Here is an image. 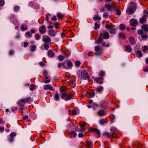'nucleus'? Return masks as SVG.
Listing matches in <instances>:
<instances>
[{
  "instance_id": "nucleus-52",
  "label": "nucleus",
  "mask_w": 148,
  "mask_h": 148,
  "mask_svg": "<svg viewBox=\"0 0 148 148\" xmlns=\"http://www.w3.org/2000/svg\"><path fill=\"white\" fill-rule=\"evenodd\" d=\"M71 134L72 135H73L75 137H76L77 135L76 134L74 131H72L71 132Z\"/></svg>"
},
{
  "instance_id": "nucleus-37",
  "label": "nucleus",
  "mask_w": 148,
  "mask_h": 148,
  "mask_svg": "<svg viewBox=\"0 0 148 148\" xmlns=\"http://www.w3.org/2000/svg\"><path fill=\"white\" fill-rule=\"evenodd\" d=\"M95 50L96 51H98L100 50V48L98 46H96L95 47Z\"/></svg>"
},
{
  "instance_id": "nucleus-4",
  "label": "nucleus",
  "mask_w": 148,
  "mask_h": 148,
  "mask_svg": "<svg viewBox=\"0 0 148 148\" xmlns=\"http://www.w3.org/2000/svg\"><path fill=\"white\" fill-rule=\"evenodd\" d=\"M42 40L45 42L48 43L51 41V39L49 37L44 35L43 37Z\"/></svg>"
},
{
  "instance_id": "nucleus-30",
  "label": "nucleus",
  "mask_w": 148,
  "mask_h": 148,
  "mask_svg": "<svg viewBox=\"0 0 148 148\" xmlns=\"http://www.w3.org/2000/svg\"><path fill=\"white\" fill-rule=\"evenodd\" d=\"M95 27L94 29L95 30H97V29L99 28L100 25H99L97 24V23H95Z\"/></svg>"
},
{
  "instance_id": "nucleus-31",
  "label": "nucleus",
  "mask_w": 148,
  "mask_h": 148,
  "mask_svg": "<svg viewBox=\"0 0 148 148\" xmlns=\"http://www.w3.org/2000/svg\"><path fill=\"white\" fill-rule=\"evenodd\" d=\"M103 87L101 86L96 89V91H97L99 92H100L103 90Z\"/></svg>"
},
{
  "instance_id": "nucleus-35",
  "label": "nucleus",
  "mask_w": 148,
  "mask_h": 148,
  "mask_svg": "<svg viewBox=\"0 0 148 148\" xmlns=\"http://www.w3.org/2000/svg\"><path fill=\"white\" fill-rule=\"evenodd\" d=\"M54 97L56 100L57 101L59 99V96L58 94V93L55 94Z\"/></svg>"
},
{
  "instance_id": "nucleus-47",
  "label": "nucleus",
  "mask_w": 148,
  "mask_h": 148,
  "mask_svg": "<svg viewBox=\"0 0 148 148\" xmlns=\"http://www.w3.org/2000/svg\"><path fill=\"white\" fill-rule=\"evenodd\" d=\"M108 30H110L112 27L109 25H106L105 27Z\"/></svg>"
},
{
  "instance_id": "nucleus-18",
  "label": "nucleus",
  "mask_w": 148,
  "mask_h": 148,
  "mask_svg": "<svg viewBox=\"0 0 148 148\" xmlns=\"http://www.w3.org/2000/svg\"><path fill=\"white\" fill-rule=\"evenodd\" d=\"M131 7H132L134 10H136L137 8V5L136 4L133 2H131Z\"/></svg>"
},
{
  "instance_id": "nucleus-42",
  "label": "nucleus",
  "mask_w": 148,
  "mask_h": 148,
  "mask_svg": "<svg viewBox=\"0 0 148 148\" xmlns=\"http://www.w3.org/2000/svg\"><path fill=\"white\" fill-rule=\"evenodd\" d=\"M44 47H45V49L46 50H47L49 48V45L45 44L44 45Z\"/></svg>"
},
{
  "instance_id": "nucleus-44",
  "label": "nucleus",
  "mask_w": 148,
  "mask_h": 148,
  "mask_svg": "<svg viewBox=\"0 0 148 148\" xmlns=\"http://www.w3.org/2000/svg\"><path fill=\"white\" fill-rule=\"evenodd\" d=\"M25 34L29 37H31L32 35V33L29 32H26Z\"/></svg>"
},
{
  "instance_id": "nucleus-17",
  "label": "nucleus",
  "mask_w": 148,
  "mask_h": 148,
  "mask_svg": "<svg viewBox=\"0 0 148 148\" xmlns=\"http://www.w3.org/2000/svg\"><path fill=\"white\" fill-rule=\"evenodd\" d=\"M102 33H101L100 34V36L99 37V38L98 39H97V42L100 43L103 40V39L102 38Z\"/></svg>"
},
{
  "instance_id": "nucleus-59",
  "label": "nucleus",
  "mask_w": 148,
  "mask_h": 148,
  "mask_svg": "<svg viewBox=\"0 0 148 148\" xmlns=\"http://www.w3.org/2000/svg\"><path fill=\"white\" fill-rule=\"evenodd\" d=\"M86 125V123H84L82 124L81 126V128L82 129H83V127H84Z\"/></svg>"
},
{
  "instance_id": "nucleus-25",
  "label": "nucleus",
  "mask_w": 148,
  "mask_h": 148,
  "mask_svg": "<svg viewBox=\"0 0 148 148\" xmlns=\"http://www.w3.org/2000/svg\"><path fill=\"white\" fill-rule=\"evenodd\" d=\"M106 8L108 10L110 11L111 8H112V6L109 4L106 5H105Z\"/></svg>"
},
{
  "instance_id": "nucleus-43",
  "label": "nucleus",
  "mask_w": 148,
  "mask_h": 148,
  "mask_svg": "<svg viewBox=\"0 0 148 148\" xmlns=\"http://www.w3.org/2000/svg\"><path fill=\"white\" fill-rule=\"evenodd\" d=\"M67 64L68 66L69 67H71L72 66V63L70 61H69L67 62Z\"/></svg>"
},
{
  "instance_id": "nucleus-56",
  "label": "nucleus",
  "mask_w": 148,
  "mask_h": 148,
  "mask_svg": "<svg viewBox=\"0 0 148 148\" xmlns=\"http://www.w3.org/2000/svg\"><path fill=\"white\" fill-rule=\"evenodd\" d=\"M137 52L139 54L140 56L141 57L142 56V54L141 53V51H138Z\"/></svg>"
},
{
  "instance_id": "nucleus-16",
  "label": "nucleus",
  "mask_w": 148,
  "mask_h": 148,
  "mask_svg": "<svg viewBox=\"0 0 148 148\" xmlns=\"http://www.w3.org/2000/svg\"><path fill=\"white\" fill-rule=\"evenodd\" d=\"M87 146L90 148H92L93 146L92 143L89 141H86Z\"/></svg>"
},
{
  "instance_id": "nucleus-57",
  "label": "nucleus",
  "mask_w": 148,
  "mask_h": 148,
  "mask_svg": "<svg viewBox=\"0 0 148 148\" xmlns=\"http://www.w3.org/2000/svg\"><path fill=\"white\" fill-rule=\"evenodd\" d=\"M99 75L101 76H104V72L103 71H101L100 73L99 74Z\"/></svg>"
},
{
  "instance_id": "nucleus-58",
  "label": "nucleus",
  "mask_w": 148,
  "mask_h": 148,
  "mask_svg": "<svg viewBox=\"0 0 148 148\" xmlns=\"http://www.w3.org/2000/svg\"><path fill=\"white\" fill-rule=\"evenodd\" d=\"M22 30H27V27H25L24 25H23L22 26Z\"/></svg>"
},
{
  "instance_id": "nucleus-29",
  "label": "nucleus",
  "mask_w": 148,
  "mask_h": 148,
  "mask_svg": "<svg viewBox=\"0 0 148 148\" xmlns=\"http://www.w3.org/2000/svg\"><path fill=\"white\" fill-rule=\"evenodd\" d=\"M57 16L58 18L59 19H62L63 18V16L60 13L57 14Z\"/></svg>"
},
{
  "instance_id": "nucleus-26",
  "label": "nucleus",
  "mask_w": 148,
  "mask_h": 148,
  "mask_svg": "<svg viewBox=\"0 0 148 148\" xmlns=\"http://www.w3.org/2000/svg\"><path fill=\"white\" fill-rule=\"evenodd\" d=\"M146 21L145 19L143 17L141 18L140 19V22L141 23H145Z\"/></svg>"
},
{
  "instance_id": "nucleus-50",
  "label": "nucleus",
  "mask_w": 148,
  "mask_h": 148,
  "mask_svg": "<svg viewBox=\"0 0 148 148\" xmlns=\"http://www.w3.org/2000/svg\"><path fill=\"white\" fill-rule=\"evenodd\" d=\"M19 8L20 7L18 6H16L14 7L15 11H17L18 10H19Z\"/></svg>"
},
{
  "instance_id": "nucleus-41",
  "label": "nucleus",
  "mask_w": 148,
  "mask_h": 148,
  "mask_svg": "<svg viewBox=\"0 0 148 148\" xmlns=\"http://www.w3.org/2000/svg\"><path fill=\"white\" fill-rule=\"evenodd\" d=\"M119 35L120 37H122L124 38H125V35L122 33H119Z\"/></svg>"
},
{
  "instance_id": "nucleus-24",
  "label": "nucleus",
  "mask_w": 148,
  "mask_h": 148,
  "mask_svg": "<svg viewBox=\"0 0 148 148\" xmlns=\"http://www.w3.org/2000/svg\"><path fill=\"white\" fill-rule=\"evenodd\" d=\"M114 10H116V13L117 15H120L121 13V11L118 9H116V8L115 7H114Z\"/></svg>"
},
{
  "instance_id": "nucleus-23",
  "label": "nucleus",
  "mask_w": 148,
  "mask_h": 148,
  "mask_svg": "<svg viewBox=\"0 0 148 148\" xmlns=\"http://www.w3.org/2000/svg\"><path fill=\"white\" fill-rule=\"evenodd\" d=\"M142 28L146 32L148 31V27L147 25H145L142 26Z\"/></svg>"
},
{
  "instance_id": "nucleus-62",
  "label": "nucleus",
  "mask_w": 148,
  "mask_h": 148,
  "mask_svg": "<svg viewBox=\"0 0 148 148\" xmlns=\"http://www.w3.org/2000/svg\"><path fill=\"white\" fill-rule=\"evenodd\" d=\"M8 140L10 142H12L14 140L13 138L11 137H10L8 138Z\"/></svg>"
},
{
  "instance_id": "nucleus-8",
  "label": "nucleus",
  "mask_w": 148,
  "mask_h": 148,
  "mask_svg": "<svg viewBox=\"0 0 148 148\" xmlns=\"http://www.w3.org/2000/svg\"><path fill=\"white\" fill-rule=\"evenodd\" d=\"M90 132H95L97 134L99 135L100 134V130L94 128H91L90 129Z\"/></svg>"
},
{
  "instance_id": "nucleus-27",
  "label": "nucleus",
  "mask_w": 148,
  "mask_h": 148,
  "mask_svg": "<svg viewBox=\"0 0 148 148\" xmlns=\"http://www.w3.org/2000/svg\"><path fill=\"white\" fill-rule=\"evenodd\" d=\"M120 29L121 30H124L125 29V25L123 24H121L120 25Z\"/></svg>"
},
{
  "instance_id": "nucleus-28",
  "label": "nucleus",
  "mask_w": 148,
  "mask_h": 148,
  "mask_svg": "<svg viewBox=\"0 0 148 148\" xmlns=\"http://www.w3.org/2000/svg\"><path fill=\"white\" fill-rule=\"evenodd\" d=\"M53 24L57 29L58 28V26L59 25V23L57 22H54L53 23Z\"/></svg>"
},
{
  "instance_id": "nucleus-36",
  "label": "nucleus",
  "mask_w": 148,
  "mask_h": 148,
  "mask_svg": "<svg viewBox=\"0 0 148 148\" xmlns=\"http://www.w3.org/2000/svg\"><path fill=\"white\" fill-rule=\"evenodd\" d=\"M80 64V62L79 61H76L75 62V65L76 66L78 67Z\"/></svg>"
},
{
  "instance_id": "nucleus-48",
  "label": "nucleus",
  "mask_w": 148,
  "mask_h": 148,
  "mask_svg": "<svg viewBox=\"0 0 148 148\" xmlns=\"http://www.w3.org/2000/svg\"><path fill=\"white\" fill-rule=\"evenodd\" d=\"M141 37L142 38H148L147 35H143L142 34L141 35Z\"/></svg>"
},
{
  "instance_id": "nucleus-39",
  "label": "nucleus",
  "mask_w": 148,
  "mask_h": 148,
  "mask_svg": "<svg viewBox=\"0 0 148 148\" xmlns=\"http://www.w3.org/2000/svg\"><path fill=\"white\" fill-rule=\"evenodd\" d=\"M137 33L139 35H142L143 33V31L142 30L140 29L137 31Z\"/></svg>"
},
{
  "instance_id": "nucleus-33",
  "label": "nucleus",
  "mask_w": 148,
  "mask_h": 148,
  "mask_svg": "<svg viewBox=\"0 0 148 148\" xmlns=\"http://www.w3.org/2000/svg\"><path fill=\"white\" fill-rule=\"evenodd\" d=\"M99 122L101 125H103L105 122V120L104 119H101L99 120Z\"/></svg>"
},
{
  "instance_id": "nucleus-13",
  "label": "nucleus",
  "mask_w": 148,
  "mask_h": 148,
  "mask_svg": "<svg viewBox=\"0 0 148 148\" xmlns=\"http://www.w3.org/2000/svg\"><path fill=\"white\" fill-rule=\"evenodd\" d=\"M129 40L131 44H134L135 42V39L132 36L130 37L129 38Z\"/></svg>"
},
{
  "instance_id": "nucleus-34",
  "label": "nucleus",
  "mask_w": 148,
  "mask_h": 148,
  "mask_svg": "<svg viewBox=\"0 0 148 148\" xmlns=\"http://www.w3.org/2000/svg\"><path fill=\"white\" fill-rule=\"evenodd\" d=\"M58 58L59 60L61 61L64 59V57L61 55H59L58 56Z\"/></svg>"
},
{
  "instance_id": "nucleus-15",
  "label": "nucleus",
  "mask_w": 148,
  "mask_h": 148,
  "mask_svg": "<svg viewBox=\"0 0 148 148\" xmlns=\"http://www.w3.org/2000/svg\"><path fill=\"white\" fill-rule=\"evenodd\" d=\"M138 24V22L137 20L133 19L131 21V25L133 26H135Z\"/></svg>"
},
{
  "instance_id": "nucleus-54",
  "label": "nucleus",
  "mask_w": 148,
  "mask_h": 148,
  "mask_svg": "<svg viewBox=\"0 0 148 148\" xmlns=\"http://www.w3.org/2000/svg\"><path fill=\"white\" fill-rule=\"evenodd\" d=\"M4 3V1L3 0H0V5H3Z\"/></svg>"
},
{
  "instance_id": "nucleus-46",
  "label": "nucleus",
  "mask_w": 148,
  "mask_h": 148,
  "mask_svg": "<svg viewBox=\"0 0 148 148\" xmlns=\"http://www.w3.org/2000/svg\"><path fill=\"white\" fill-rule=\"evenodd\" d=\"M32 49L30 50V51H35L36 48V46L35 45H33L32 46Z\"/></svg>"
},
{
  "instance_id": "nucleus-14",
  "label": "nucleus",
  "mask_w": 148,
  "mask_h": 148,
  "mask_svg": "<svg viewBox=\"0 0 148 148\" xmlns=\"http://www.w3.org/2000/svg\"><path fill=\"white\" fill-rule=\"evenodd\" d=\"M102 36L103 38L105 39H108L109 37V35L108 32H105L103 34Z\"/></svg>"
},
{
  "instance_id": "nucleus-61",
  "label": "nucleus",
  "mask_w": 148,
  "mask_h": 148,
  "mask_svg": "<svg viewBox=\"0 0 148 148\" xmlns=\"http://www.w3.org/2000/svg\"><path fill=\"white\" fill-rule=\"evenodd\" d=\"M83 136V134L82 133H80L79 134L78 137L80 138H82Z\"/></svg>"
},
{
  "instance_id": "nucleus-9",
  "label": "nucleus",
  "mask_w": 148,
  "mask_h": 148,
  "mask_svg": "<svg viewBox=\"0 0 148 148\" xmlns=\"http://www.w3.org/2000/svg\"><path fill=\"white\" fill-rule=\"evenodd\" d=\"M95 80L96 81L97 83H99L101 84L103 83V78L101 77H95Z\"/></svg>"
},
{
  "instance_id": "nucleus-40",
  "label": "nucleus",
  "mask_w": 148,
  "mask_h": 148,
  "mask_svg": "<svg viewBox=\"0 0 148 148\" xmlns=\"http://www.w3.org/2000/svg\"><path fill=\"white\" fill-rule=\"evenodd\" d=\"M109 16V15L106 12H105L103 14V17L104 18H107Z\"/></svg>"
},
{
  "instance_id": "nucleus-38",
  "label": "nucleus",
  "mask_w": 148,
  "mask_h": 148,
  "mask_svg": "<svg viewBox=\"0 0 148 148\" xmlns=\"http://www.w3.org/2000/svg\"><path fill=\"white\" fill-rule=\"evenodd\" d=\"M75 130L77 132H80L82 131L83 130V129H82L81 128H79L77 127L75 128Z\"/></svg>"
},
{
  "instance_id": "nucleus-1",
  "label": "nucleus",
  "mask_w": 148,
  "mask_h": 148,
  "mask_svg": "<svg viewBox=\"0 0 148 148\" xmlns=\"http://www.w3.org/2000/svg\"><path fill=\"white\" fill-rule=\"evenodd\" d=\"M72 96H73L72 95H67L66 92H65L62 93L61 98L64 99L65 101H67L70 99Z\"/></svg>"
},
{
  "instance_id": "nucleus-45",
  "label": "nucleus",
  "mask_w": 148,
  "mask_h": 148,
  "mask_svg": "<svg viewBox=\"0 0 148 148\" xmlns=\"http://www.w3.org/2000/svg\"><path fill=\"white\" fill-rule=\"evenodd\" d=\"M116 134L115 133V132H113L111 134V136L114 137Z\"/></svg>"
},
{
  "instance_id": "nucleus-10",
  "label": "nucleus",
  "mask_w": 148,
  "mask_h": 148,
  "mask_svg": "<svg viewBox=\"0 0 148 148\" xmlns=\"http://www.w3.org/2000/svg\"><path fill=\"white\" fill-rule=\"evenodd\" d=\"M135 10L132 7H130L127 10L126 12L129 14H131L134 13Z\"/></svg>"
},
{
  "instance_id": "nucleus-3",
  "label": "nucleus",
  "mask_w": 148,
  "mask_h": 148,
  "mask_svg": "<svg viewBox=\"0 0 148 148\" xmlns=\"http://www.w3.org/2000/svg\"><path fill=\"white\" fill-rule=\"evenodd\" d=\"M32 99L30 97H26L25 98L19 100V101L23 103H29L30 102L33 101Z\"/></svg>"
},
{
  "instance_id": "nucleus-53",
  "label": "nucleus",
  "mask_w": 148,
  "mask_h": 148,
  "mask_svg": "<svg viewBox=\"0 0 148 148\" xmlns=\"http://www.w3.org/2000/svg\"><path fill=\"white\" fill-rule=\"evenodd\" d=\"M72 114L73 115H76L77 114V112L76 110H73L72 111Z\"/></svg>"
},
{
  "instance_id": "nucleus-19",
  "label": "nucleus",
  "mask_w": 148,
  "mask_h": 148,
  "mask_svg": "<svg viewBox=\"0 0 148 148\" xmlns=\"http://www.w3.org/2000/svg\"><path fill=\"white\" fill-rule=\"evenodd\" d=\"M102 135L103 136H106L108 138L110 137H111V134L109 132H105L103 133Z\"/></svg>"
},
{
  "instance_id": "nucleus-2",
  "label": "nucleus",
  "mask_w": 148,
  "mask_h": 148,
  "mask_svg": "<svg viewBox=\"0 0 148 148\" xmlns=\"http://www.w3.org/2000/svg\"><path fill=\"white\" fill-rule=\"evenodd\" d=\"M89 76L88 73L85 71H82L81 73V78L83 79H87Z\"/></svg>"
},
{
  "instance_id": "nucleus-60",
  "label": "nucleus",
  "mask_w": 148,
  "mask_h": 148,
  "mask_svg": "<svg viewBox=\"0 0 148 148\" xmlns=\"http://www.w3.org/2000/svg\"><path fill=\"white\" fill-rule=\"evenodd\" d=\"M40 65L42 66H45V64L42 62H39Z\"/></svg>"
},
{
  "instance_id": "nucleus-22",
  "label": "nucleus",
  "mask_w": 148,
  "mask_h": 148,
  "mask_svg": "<svg viewBox=\"0 0 148 148\" xmlns=\"http://www.w3.org/2000/svg\"><path fill=\"white\" fill-rule=\"evenodd\" d=\"M126 51H128V52H131L132 50V49L130 46L126 47Z\"/></svg>"
},
{
  "instance_id": "nucleus-32",
  "label": "nucleus",
  "mask_w": 148,
  "mask_h": 148,
  "mask_svg": "<svg viewBox=\"0 0 148 148\" xmlns=\"http://www.w3.org/2000/svg\"><path fill=\"white\" fill-rule=\"evenodd\" d=\"M29 87L30 90L31 91H32L34 89L35 86L33 84H31Z\"/></svg>"
},
{
  "instance_id": "nucleus-11",
  "label": "nucleus",
  "mask_w": 148,
  "mask_h": 148,
  "mask_svg": "<svg viewBox=\"0 0 148 148\" xmlns=\"http://www.w3.org/2000/svg\"><path fill=\"white\" fill-rule=\"evenodd\" d=\"M47 54L49 57H53L54 56L55 53L52 51L49 50L47 52Z\"/></svg>"
},
{
  "instance_id": "nucleus-63",
  "label": "nucleus",
  "mask_w": 148,
  "mask_h": 148,
  "mask_svg": "<svg viewBox=\"0 0 148 148\" xmlns=\"http://www.w3.org/2000/svg\"><path fill=\"white\" fill-rule=\"evenodd\" d=\"M43 75L44 76H47V72L46 71H45L43 72Z\"/></svg>"
},
{
  "instance_id": "nucleus-12",
  "label": "nucleus",
  "mask_w": 148,
  "mask_h": 148,
  "mask_svg": "<svg viewBox=\"0 0 148 148\" xmlns=\"http://www.w3.org/2000/svg\"><path fill=\"white\" fill-rule=\"evenodd\" d=\"M97 114L99 116H101L105 115L106 113L105 111L103 110H99L97 113Z\"/></svg>"
},
{
  "instance_id": "nucleus-49",
  "label": "nucleus",
  "mask_w": 148,
  "mask_h": 148,
  "mask_svg": "<svg viewBox=\"0 0 148 148\" xmlns=\"http://www.w3.org/2000/svg\"><path fill=\"white\" fill-rule=\"evenodd\" d=\"M116 130V129L115 127H112L110 129V130L111 132H115Z\"/></svg>"
},
{
  "instance_id": "nucleus-7",
  "label": "nucleus",
  "mask_w": 148,
  "mask_h": 148,
  "mask_svg": "<svg viewBox=\"0 0 148 148\" xmlns=\"http://www.w3.org/2000/svg\"><path fill=\"white\" fill-rule=\"evenodd\" d=\"M48 34L51 36H55L56 35V32L53 29L49 30L48 31Z\"/></svg>"
},
{
  "instance_id": "nucleus-64",
  "label": "nucleus",
  "mask_w": 148,
  "mask_h": 148,
  "mask_svg": "<svg viewBox=\"0 0 148 148\" xmlns=\"http://www.w3.org/2000/svg\"><path fill=\"white\" fill-rule=\"evenodd\" d=\"M43 81L44 83L46 84L47 83H49L50 82V81L48 79V80H45V81L43 80Z\"/></svg>"
},
{
  "instance_id": "nucleus-5",
  "label": "nucleus",
  "mask_w": 148,
  "mask_h": 148,
  "mask_svg": "<svg viewBox=\"0 0 148 148\" xmlns=\"http://www.w3.org/2000/svg\"><path fill=\"white\" fill-rule=\"evenodd\" d=\"M44 89L47 90H53L52 86L51 85H45L44 86Z\"/></svg>"
},
{
  "instance_id": "nucleus-6",
  "label": "nucleus",
  "mask_w": 148,
  "mask_h": 148,
  "mask_svg": "<svg viewBox=\"0 0 148 148\" xmlns=\"http://www.w3.org/2000/svg\"><path fill=\"white\" fill-rule=\"evenodd\" d=\"M45 26L43 25L42 26L40 27L39 28L40 32L41 34H44L45 32Z\"/></svg>"
},
{
  "instance_id": "nucleus-21",
  "label": "nucleus",
  "mask_w": 148,
  "mask_h": 148,
  "mask_svg": "<svg viewBox=\"0 0 148 148\" xmlns=\"http://www.w3.org/2000/svg\"><path fill=\"white\" fill-rule=\"evenodd\" d=\"M93 19L95 21H96L97 20H100L101 19V17L100 16H98V14H97L93 18Z\"/></svg>"
},
{
  "instance_id": "nucleus-20",
  "label": "nucleus",
  "mask_w": 148,
  "mask_h": 148,
  "mask_svg": "<svg viewBox=\"0 0 148 148\" xmlns=\"http://www.w3.org/2000/svg\"><path fill=\"white\" fill-rule=\"evenodd\" d=\"M116 29L112 28H111L110 30V32L111 34H115L116 33Z\"/></svg>"
},
{
  "instance_id": "nucleus-51",
  "label": "nucleus",
  "mask_w": 148,
  "mask_h": 148,
  "mask_svg": "<svg viewBox=\"0 0 148 148\" xmlns=\"http://www.w3.org/2000/svg\"><path fill=\"white\" fill-rule=\"evenodd\" d=\"M16 134L14 132H12L10 134V136L11 137H12V136H16Z\"/></svg>"
},
{
  "instance_id": "nucleus-55",
  "label": "nucleus",
  "mask_w": 148,
  "mask_h": 148,
  "mask_svg": "<svg viewBox=\"0 0 148 148\" xmlns=\"http://www.w3.org/2000/svg\"><path fill=\"white\" fill-rule=\"evenodd\" d=\"M35 36L36 40H38L40 37V36L37 34H36L35 35Z\"/></svg>"
}]
</instances>
